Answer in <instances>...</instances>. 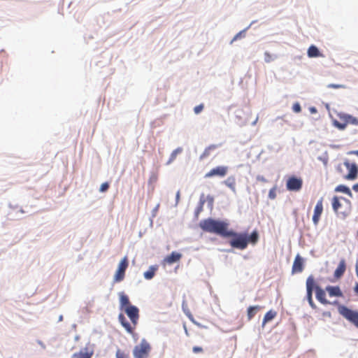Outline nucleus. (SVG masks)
Listing matches in <instances>:
<instances>
[{
	"mask_svg": "<svg viewBox=\"0 0 358 358\" xmlns=\"http://www.w3.org/2000/svg\"><path fill=\"white\" fill-rule=\"evenodd\" d=\"M199 227L203 231L215 234L224 238H228V236L232 235L228 229L229 224L224 221L208 218L201 220L199 222Z\"/></svg>",
	"mask_w": 358,
	"mask_h": 358,
	"instance_id": "1",
	"label": "nucleus"
},
{
	"mask_svg": "<svg viewBox=\"0 0 358 358\" xmlns=\"http://www.w3.org/2000/svg\"><path fill=\"white\" fill-rule=\"evenodd\" d=\"M332 208L337 214L347 215L351 210L352 203L343 196H334L331 200Z\"/></svg>",
	"mask_w": 358,
	"mask_h": 358,
	"instance_id": "2",
	"label": "nucleus"
},
{
	"mask_svg": "<svg viewBox=\"0 0 358 358\" xmlns=\"http://www.w3.org/2000/svg\"><path fill=\"white\" fill-rule=\"evenodd\" d=\"M229 233H231L232 235L228 236V237L233 238L229 242L231 247L240 250H244L247 248L248 240L246 234H238L231 230H229Z\"/></svg>",
	"mask_w": 358,
	"mask_h": 358,
	"instance_id": "3",
	"label": "nucleus"
},
{
	"mask_svg": "<svg viewBox=\"0 0 358 358\" xmlns=\"http://www.w3.org/2000/svg\"><path fill=\"white\" fill-rule=\"evenodd\" d=\"M150 351V343L145 339H143L134 348L133 355L134 358H148Z\"/></svg>",
	"mask_w": 358,
	"mask_h": 358,
	"instance_id": "4",
	"label": "nucleus"
},
{
	"mask_svg": "<svg viewBox=\"0 0 358 358\" xmlns=\"http://www.w3.org/2000/svg\"><path fill=\"white\" fill-rule=\"evenodd\" d=\"M338 313L346 320L353 323L358 327V312L352 310L348 307L340 305L338 308Z\"/></svg>",
	"mask_w": 358,
	"mask_h": 358,
	"instance_id": "5",
	"label": "nucleus"
},
{
	"mask_svg": "<svg viewBox=\"0 0 358 358\" xmlns=\"http://www.w3.org/2000/svg\"><path fill=\"white\" fill-rule=\"evenodd\" d=\"M129 266L127 257H124L120 261L117 269L114 275L113 280L115 282H121L125 276V271Z\"/></svg>",
	"mask_w": 358,
	"mask_h": 358,
	"instance_id": "6",
	"label": "nucleus"
},
{
	"mask_svg": "<svg viewBox=\"0 0 358 358\" xmlns=\"http://www.w3.org/2000/svg\"><path fill=\"white\" fill-rule=\"evenodd\" d=\"M127 316L129 317L132 325L136 327L138 320L139 319V310L135 306H131L129 307H125L124 310H123Z\"/></svg>",
	"mask_w": 358,
	"mask_h": 358,
	"instance_id": "7",
	"label": "nucleus"
},
{
	"mask_svg": "<svg viewBox=\"0 0 358 358\" xmlns=\"http://www.w3.org/2000/svg\"><path fill=\"white\" fill-rule=\"evenodd\" d=\"M303 185V180L301 178L292 176L287 180L286 187L289 191H299Z\"/></svg>",
	"mask_w": 358,
	"mask_h": 358,
	"instance_id": "8",
	"label": "nucleus"
},
{
	"mask_svg": "<svg viewBox=\"0 0 358 358\" xmlns=\"http://www.w3.org/2000/svg\"><path fill=\"white\" fill-rule=\"evenodd\" d=\"M228 172V167L224 166H219L212 169L210 171L206 173L205 178H212L214 176L224 177Z\"/></svg>",
	"mask_w": 358,
	"mask_h": 358,
	"instance_id": "9",
	"label": "nucleus"
},
{
	"mask_svg": "<svg viewBox=\"0 0 358 358\" xmlns=\"http://www.w3.org/2000/svg\"><path fill=\"white\" fill-rule=\"evenodd\" d=\"M323 200L324 199L322 197L320 198L317 201L316 206L315 207L314 213L313 215V222L315 225H317V224L319 223L320 216L323 212Z\"/></svg>",
	"mask_w": 358,
	"mask_h": 358,
	"instance_id": "10",
	"label": "nucleus"
},
{
	"mask_svg": "<svg viewBox=\"0 0 358 358\" xmlns=\"http://www.w3.org/2000/svg\"><path fill=\"white\" fill-rule=\"evenodd\" d=\"M345 166L348 170V173L345 176V178L348 180H354L357 177L358 167L355 164L350 163L349 162H344Z\"/></svg>",
	"mask_w": 358,
	"mask_h": 358,
	"instance_id": "11",
	"label": "nucleus"
},
{
	"mask_svg": "<svg viewBox=\"0 0 358 358\" xmlns=\"http://www.w3.org/2000/svg\"><path fill=\"white\" fill-rule=\"evenodd\" d=\"M303 269V259L299 255H297L292 265V273H301Z\"/></svg>",
	"mask_w": 358,
	"mask_h": 358,
	"instance_id": "12",
	"label": "nucleus"
},
{
	"mask_svg": "<svg viewBox=\"0 0 358 358\" xmlns=\"http://www.w3.org/2000/svg\"><path fill=\"white\" fill-rule=\"evenodd\" d=\"M315 286V280L313 276H309L306 280L307 300H313V290Z\"/></svg>",
	"mask_w": 358,
	"mask_h": 358,
	"instance_id": "13",
	"label": "nucleus"
},
{
	"mask_svg": "<svg viewBox=\"0 0 358 358\" xmlns=\"http://www.w3.org/2000/svg\"><path fill=\"white\" fill-rule=\"evenodd\" d=\"M316 298L322 304H328L329 301L326 299V293L320 287H315Z\"/></svg>",
	"mask_w": 358,
	"mask_h": 358,
	"instance_id": "14",
	"label": "nucleus"
},
{
	"mask_svg": "<svg viewBox=\"0 0 358 358\" xmlns=\"http://www.w3.org/2000/svg\"><path fill=\"white\" fill-rule=\"evenodd\" d=\"M93 354V350H89L87 348H85L78 352L73 353L71 358H91Z\"/></svg>",
	"mask_w": 358,
	"mask_h": 358,
	"instance_id": "15",
	"label": "nucleus"
},
{
	"mask_svg": "<svg viewBox=\"0 0 358 358\" xmlns=\"http://www.w3.org/2000/svg\"><path fill=\"white\" fill-rule=\"evenodd\" d=\"M118 320H119L120 322L121 323V324L122 325V327L127 330V332H129L130 334L133 333L134 329H135V327H134V325H131L127 321L126 317H124V315L123 314L120 313L118 315Z\"/></svg>",
	"mask_w": 358,
	"mask_h": 358,
	"instance_id": "16",
	"label": "nucleus"
},
{
	"mask_svg": "<svg viewBox=\"0 0 358 358\" xmlns=\"http://www.w3.org/2000/svg\"><path fill=\"white\" fill-rule=\"evenodd\" d=\"M346 270V264L345 259H341L338 267L334 271V277L337 279L340 278Z\"/></svg>",
	"mask_w": 358,
	"mask_h": 358,
	"instance_id": "17",
	"label": "nucleus"
},
{
	"mask_svg": "<svg viewBox=\"0 0 358 358\" xmlns=\"http://www.w3.org/2000/svg\"><path fill=\"white\" fill-rule=\"evenodd\" d=\"M326 290L328 292L330 296H343V293L338 286H327Z\"/></svg>",
	"mask_w": 358,
	"mask_h": 358,
	"instance_id": "18",
	"label": "nucleus"
},
{
	"mask_svg": "<svg viewBox=\"0 0 358 358\" xmlns=\"http://www.w3.org/2000/svg\"><path fill=\"white\" fill-rule=\"evenodd\" d=\"M129 297L123 292L120 293V308L124 310L125 307L131 306Z\"/></svg>",
	"mask_w": 358,
	"mask_h": 358,
	"instance_id": "19",
	"label": "nucleus"
},
{
	"mask_svg": "<svg viewBox=\"0 0 358 358\" xmlns=\"http://www.w3.org/2000/svg\"><path fill=\"white\" fill-rule=\"evenodd\" d=\"M181 254L173 252L171 253V255H168L164 260L169 264H172L175 262H178L181 259Z\"/></svg>",
	"mask_w": 358,
	"mask_h": 358,
	"instance_id": "20",
	"label": "nucleus"
},
{
	"mask_svg": "<svg viewBox=\"0 0 358 358\" xmlns=\"http://www.w3.org/2000/svg\"><path fill=\"white\" fill-rule=\"evenodd\" d=\"M220 146V145H217V144H212V145H210L209 146H208L205 150L203 152V153L200 156V159H205L206 157H208V156L210 155V154L212 153V152H213L214 150H215L217 148H218Z\"/></svg>",
	"mask_w": 358,
	"mask_h": 358,
	"instance_id": "21",
	"label": "nucleus"
},
{
	"mask_svg": "<svg viewBox=\"0 0 358 358\" xmlns=\"http://www.w3.org/2000/svg\"><path fill=\"white\" fill-rule=\"evenodd\" d=\"M277 315V313L275 310H268L264 315L263 322H262V326L264 327L267 322L271 321L273 319H274Z\"/></svg>",
	"mask_w": 358,
	"mask_h": 358,
	"instance_id": "22",
	"label": "nucleus"
},
{
	"mask_svg": "<svg viewBox=\"0 0 358 358\" xmlns=\"http://www.w3.org/2000/svg\"><path fill=\"white\" fill-rule=\"evenodd\" d=\"M224 183L229 188H230L233 192H236V178L234 176H229L224 180Z\"/></svg>",
	"mask_w": 358,
	"mask_h": 358,
	"instance_id": "23",
	"label": "nucleus"
},
{
	"mask_svg": "<svg viewBox=\"0 0 358 358\" xmlns=\"http://www.w3.org/2000/svg\"><path fill=\"white\" fill-rule=\"evenodd\" d=\"M308 56L309 57H317L322 56L318 48L315 45H310L308 49Z\"/></svg>",
	"mask_w": 358,
	"mask_h": 358,
	"instance_id": "24",
	"label": "nucleus"
},
{
	"mask_svg": "<svg viewBox=\"0 0 358 358\" xmlns=\"http://www.w3.org/2000/svg\"><path fill=\"white\" fill-rule=\"evenodd\" d=\"M261 307L259 306H250L247 310V317L248 320H251L256 314L257 310H260Z\"/></svg>",
	"mask_w": 358,
	"mask_h": 358,
	"instance_id": "25",
	"label": "nucleus"
},
{
	"mask_svg": "<svg viewBox=\"0 0 358 358\" xmlns=\"http://www.w3.org/2000/svg\"><path fill=\"white\" fill-rule=\"evenodd\" d=\"M335 191L338 192H343L348 195L350 197H352V193L349 187L345 185H340L335 188Z\"/></svg>",
	"mask_w": 358,
	"mask_h": 358,
	"instance_id": "26",
	"label": "nucleus"
},
{
	"mask_svg": "<svg viewBox=\"0 0 358 358\" xmlns=\"http://www.w3.org/2000/svg\"><path fill=\"white\" fill-rule=\"evenodd\" d=\"M157 269V268L156 266H150L149 269L144 273V278L147 280H151L155 276Z\"/></svg>",
	"mask_w": 358,
	"mask_h": 358,
	"instance_id": "27",
	"label": "nucleus"
},
{
	"mask_svg": "<svg viewBox=\"0 0 358 358\" xmlns=\"http://www.w3.org/2000/svg\"><path fill=\"white\" fill-rule=\"evenodd\" d=\"M341 118L346 122L347 124H354L356 125L357 123L358 119L350 115H344L341 117Z\"/></svg>",
	"mask_w": 358,
	"mask_h": 358,
	"instance_id": "28",
	"label": "nucleus"
},
{
	"mask_svg": "<svg viewBox=\"0 0 358 358\" xmlns=\"http://www.w3.org/2000/svg\"><path fill=\"white\" fill-rule=\"evenodd\" d=\"M259 238L258 233L255 231H253L249 237H248V243L250 242L253 244H255Z\"/></svg>",
	"mask_w": 358,
	"mask_h": 358,
	"instance_id": "29",
	"label": "nucleus"
},
{
	"mask_svg": "<svg viewBox=\"0 0 358 358\" xmlns=\"http://www.w3.org/2000/svg\"><path fill=\"white\" fill-rule=\"evenodd\" d=\"M116 358H129V355L128 352L118 349L116 352Z\"/></svg>",
	"mask_w": 358,
	"mask_h": 358,
	"instance_id": "30",
	"label": "nucleus"
},
{
	"mask_svg": "<svg viewBox=\"0 0 358 358\" xmlns=\"http://www.w3.org/2000/svg\"><path fill=\"white\" fill-rule=\"evenodd\" d=\"M276 57L275 56H273L272 55L270 52H264V61L266 62V63H270L271 62H272Z\"/></svg>",
	"mask_w": 358,
	"mask_h": 358,
	"instance_id": "31",
	"label": "nucleus"
},
{
	"mask_svg": "<svg viewBox=\"0 0 358 358\" xmlns=\"http://www.w3.org/2000/svg\"><path fill=\"white\" fill-rule=\"evenodd\" d=\"M276 191H277V187L276 186H274L273 187H272L270 189L269 193H268V197L271 199H275L276 198Z\"/></svg>",
	"mask_w": 358,
	"mask_h": 358,
	"instance_id": "32",
	"label": "nucleus"
},
{
	"mask_svg": "<svg viewBox=\"0 0 358 358\" xmlns=\"http://www.w3.org/2000/svg\"><path fill=\"white\" fill-rule=\"evenodd\" d=\"M292 110L294 113H299L301 111V107L299 103L296 102L293 104Z\"/></svg>",
	"mask_w": 358,
	"mask_h": 358,
	"instance_id": "33",
	"label": "nucleus"
},
{
	"mask_svg": "<svg viewBox=\"0 0 358 358\" xmlns=\"http://www.w3.org/2000/svg\"><path fill=\"white\" fill-rule=\"evenodd\" d=\"M328 88H333V89H341V88H345V85H340V84H329L327 85Z\"/></svg>",
	"mask_w": 358,
	"mask_h": 358,
	"instance_id": "34",
	"label": "nucleus"
},
{
	"mask_svg": "<svg viewBox=\"0 0 358 358\" xmlns=\"http://www.w3.org/2000/svg\"><path fill=\"white\" fill-rule=\"evenodd\" d=\"M203 109V104H199L196 106L194 107V111L196 114H199V113H201Z\"/></svg>",
	"mask_w": 358,
	"mask_h": 358,
	"instance_id": "35",
	"label": "nucleus"
},
{
	"mask_svg": "<svg viewBox=\"0 0 358 358\" xmlns=\"http://www.w3.org/2000/svg\"><path fill=\"white\" fill-rule=\"evenodd\" d=\"M108 188H109V184L108 182H103L101 184L99 190L101 192H104L107 191Z\"/></svg>",
	"mask_w": 358,
	"mask_h": 358,
	"instance_id": "36",
	"label": "nucleus"
},
{
	"mask_svg": "<svg viewBox=\"0 0 358 358\" xmlns=\"http://www.w3.org/2000/svg\"><path fill=\"white\" fill-rule=\"evenodd\" d=\"M335 125L340 129H344L346 127L347 124L345 122L343 124L336 122Z\"/></svg>",
	"mask_w": 358,
	"mask_h": 358,
	"instance_id": "37",
	"label": "nucleus"
},
{
	"mask_svg": "<svg viewBox=\"0 0 358 358\" xmlns=\"http://www.w3.org/2000/svg\"><path fill=\"white\" fill-rule=\"evenodd\" d=\"M192 351H193L194 353H199V352H203V349H202V348H201V347H199V346H194V347H193V348H192Z\"/></svg>",
	"mask_w": 358,
	"mask_h": 358,
	"instance_id": "38",
	"label": "nucleus"
},
{
	"mask_svg": "<svg viewBox=\"0 0 358 358\" xmlns=\"http://www.w3.org/2000/svg\"><path fill=\"white\" fill-rule=\"evenodd\" d=\"M322 316L324 317L330 318L331 317V313L329 311H324V312L322 313Z\"/></svg>",
	"mask_w": 358,
	"mask_h": 358,
	"instance_id": "39",
	"label": "nucleus"
},
{
	"mask_svg": "<svg viewBox=\"0 0 358 358\" xmlns=\"http://www.w3.org/2000/svg\"><path fill=\"white\" fill-rule=\"evenodd\" d=\"M257 179L259 181H262V182H266L267 181L266 179L264 176H258Z\"/></svg>",
	"mask_w": 358,
	"mask_h": 358,
	"instance_id": "40",
	"label": "nucleus"
},
{
	"mask_svg": "<svg viewBox=\"0 0 358 358\" xmlns=\"http://www.w3.org/2000/svg\"><path fill=\"white\" fill-rule=\"evenodd\" d=\"M308 303H309L310 306L313 308H316V305H315V303L313 302V300L308 301Z\"/></svg>",
	"mask_w": 358,
	"mask_h": 358,
	"instance_id": "41",
	"label": "nucleus"
},
{
	"mask_svg": "<svg viewBox=\"0 0 358 358\" xmlns=\"http://www.w3.org/2000/svg\"><path fill=\"white\" fill-rule=\"evenodd\" d=\"M352 189L357 192H358V183L357 184H355L353 186H352Z\"/></svg>",
	"mask_w": 358,
	"mask_h": 358,
	"instance_id": "42",
	"label": "nucleus"
},
{
	"mask_svg": "<svg viewBox=\"0 0 358 358\" xmlns=\"http://www.w3.org/2000/svg\"><path fill=\"white\" fill-rule=\"evenodd\" d=\"M355 292L358 295V283H357L354 288Z\"/></svg>",
	"mask_w": 358,
	"mask_h": 358,
	"instance_id": "43",
	"label": "nucleus"
},
{
	"mask_svg": "<svg viewBox=\"0 0 358 358\" xmlns=\"http://www.w3.org/2000/svg\"><path fill=\"white\" fill-rule=\"evenodd\" d=\"M241 34V33H239V34H236L235 36V37L234 38L233 41L236 40L238 37H240Z\"/></svg>",
	"mask_w": 358,
	"mask_h": 358,
	"instance_id": "44",
	"label": "nucleus"
},
{
	"mask_svg": "<svg viewBox=\"0 0 358 358\" xmlns=\"http://www.w3.org/2000/svg\"><path fill=\"white\" fill-rule=\"evenodd\" d=\"M203 203H204V201H202L201 202L200 209L198 210V213L199 212V210H201L202 209V206H203Z\"/></svg>",
	"mask_w": 358,
	"mask_h": 358,
	"instance_id": "45",
	"label": "nucleus"
},
{
	"mask_svg": "<svg viewBox=\"0 0 358 358\" xmlns=\"http://www.w3.org/2000/svg\"><path fill=\"white\" fill-rule=\"evenodd\" d=\"M353 153L358 157V150L354 151Z\"/></svg>",
	"mask_w": 358,
	"mask_h": 358,
	"instance_id": "46",
	"label": "nucleus"
},
{
	"mask_svg": "<svg viewBox=\"0 0 358 358\" xmlns=\"http://www.w3.org/2000/svg\"><path fill=\"white\" fill-rule=\"evenodd\" d=\"M311 111H312L313 113L316 112V109H315V108H311Z\"/></svg>",
	"mask_w": 358,
	"mask_h": 358,
	"instance_id": "47",
	"label": "nucleus"
},
{
	"mask_svg": "<svg viewBox=\"0 0 358 358\" xmlns=\"http://www.w3.org/2000/svg\"><path fill=\"white\" fill-rule=\"evenodd\" d=\"M179 196H180V192H178L177 193V195H176L177 199H178V198H179Z\"/></svg>",
	"mask_w": 358,
	"mask_h": 358,
	"instance_id": "48",
	"label": "nucleus"
},
{
	"mask_svg": "<svg viewBox=\"0 0 358 358\" xmlns=\"http://www.w3.org/2000/svg\"><path fill=\"white\" fill-rule=\"evenodd\" d=\"M357 236H358V230H357Z\"/></svg>",
	"mask_w": 358,
	"mask_h": 358,
	"instance_id": "49",
	"label": "nucleus"
}]
</instances>
